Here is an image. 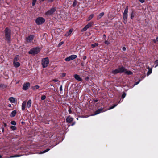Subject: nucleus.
Wrapping results in <instances>:
<instances>
[{
	"label": "nucleus",
	"instance_id": "obj_57",
	"mask_svg": "<svg viewBox=\"0 0 158 158\" xmlns=\"http://www.w3.org/2000/svg\"><path fill=\"white\" fill-rule=\"evenodd\" d=\"M2 157V156L1 155H0V158H1Z\"/></svg>",
	"mask_w": 158,
	"mask_h": 158
},
{
	"label": "nucleus",
	"instance_id": "obj_26",
	"mask_svg": "<svg viewBox=\"0 0 158 158\" xmlns=\"http://www.w3.org/2000/svg\"><path fill=\"white\" fill-rule=\"evenodd\" d=\"M22 156V155H15L14 156H11L10 157V158H14V157H19L21 156Z\"/></svg>",
	"mask_w": 158,
	"mask_h": 158
},
{
	"label": "nucleus",
	"instance_id": "obj_53",
	"mask_svg": "<svg viewBox=\"0 0 158 158\" xmlns=\"http://www.w3.org/2000/svg\"><path fill=\"white\" fill-rule=\"evenodd\" d=\"M8 106H9V107H11V104H9L8 105Z\"/></svg>",
	"mask_w": 158,
	"mask_h": 158
},
{
	"label": "nucleus",
	"instance_id": "obj_10",
	"mask_svg": "<svg viewBox=\"0 0 158 158\" xmlns=\"http://www.w3.org/2000/svg\"><path fill=\"white\" fill-rule=\"evenodd\" d=\"M34 36L33 35H32L27 37L26 38V40L27 42H30L33 40Z\"/></svg>",
	"mask_w": 158,
	"mask_h": 158
},
{
	"label": "nucleus",
	"instance_id": "obj_37",
	"mask_svg": "<svg viewBox=\"0 0 158 158\" xmlns=\"http://www.w3.org/2000/svg\"><path fill=\"white\" fill-rule=\"evenodd\" d=\"M152 69H151L150 70H149V71H148L147 73V75H149V74L151 73H152Z\"/></svg>",
	"mask_w": 158,
	"mask_h": 158
},
{
	"label": "nucleus",
	"instance_id": "obj_2",
	"mask_svg": "<svg viewBox=\"0 0 158 158\" xmlns=\"http://www.w3.org/2000/svg\"><path fill=\"white\" fill-rule=\"evenodd\" d=\"M5 35L6 39L8 41H10L11 35V30L7 27H6L5 30Z\"/></svg>",
	"mask_w": 158,
	"mask_h": 158
},
{
	"label": "nucleus",
	"instance_id": "obj_54",
	"mask_svg": "<svg viewBox=\"0 0 158 158\" xmlns=\"http://www.w3.org/2000/svg\"><path fill=\"white\" fill-rule=\"evenodd\" d=\"M156 41L158 42V37H156Z\"/></svg>",
	"mask_w": 158,
	"mask_h": 158
},
{
	"label": "nucleus",
	"instance_id": "obj_61",
	"mask_svg": "<svg viewBox=\"0 0 158 158\" xmlns=\"http://www.w3.org/2000/svg\"><path fill=\"white\" fill-rule=\"evenodd\" d=\"M105 35H104V36H105Z\"/></svg>",
	"mask_w": 158,
	"mask_h": 158
},
{
	"label": "nucleus",
	"instance_id": "obj_38",
	"mask_svg": "<svg viewBox=\"0 0 158 158\" xmlns=\"http://www.w3.org/2000/svg\"><path fill=\"white\" fill-rule=\"evenodd\" d=\"M126 96V94L125 93H124L123 94L122 96V98H123L125 97Z\"/></svg>",
	"mask_w": 158,
	"mask_h": 158
},
{
	"label": "nucleus",
	"instance_id": "obj_41",
	"mask_svg": "<svg viewBox=\"0 0 158 158\" xmlns=\"http://www.w3.org/2000/svg\"><path fill=\"white\" fill-rule=\"evenodd\" d=\"M140 81V80H139L138 81L135 82L134 83V86L137 85L139 83Z\"/></svg>",
	"mask_w": 158,
	"mask_h": 158
},
{
	"label": "nucleus",
	"instance_id": "obj_11",
	"mask_svg": "<svg viewBox=\"0 0 158 158\" xmlns=\"http://www.w3.org/2000/svg\"><path fill=\"white\" fill-rule=\"evenodd\" d=\"M73 120V118L70 115L68 116L66 119V122L69 123L71 122Z\"/></svg>",
	"mask_w": 158,
	"mask_h": 158
},
{
	"label": "nucleus",
	"instance_id": "obj_3",
	"mask_svg": "<svg viewBox=\"0 0 158 158\" xmlns=\"http://www.w3.org/2000/svg\"><path fill=\"white\" fill-rule=\"evenodd\" d=\"M49 63V60L48 57L43 58L41 60V64L43 68L47 67Z\"/></svg>",
	"mask_w": 158,
	"mask_h": 158
},
{
	"label": "nucleus",
	"instance_id": "obj_50",
	"mask_svg": "<svg viewBox=\"0 0 158 158\" xmlns=\"http://www.w3.org/2000/svg\"><path fill=\"white\" fill-rule=\"evenodd\" d=\"M62 77H64L66 75V73H63L62 74Z\"/></svg>",
	"mask_w": 158,
	"mask_h": 158
},
{
	"label": "nucleus",
	"instance_id": "obj_55",
	"mask_svg": "<svg viewBox=\"0 0 158 158\" xmlns=\"http://www.w3.org/2000/svg\"><path fill=\"white\" fill-rule=\"evenodd\" d=\"M156 40H153V42H154L155 43L156 42Z\"/></svg>",
	"mask_w": 158,
	"mask_h": 158
},
{
	"label": "nucleus",
	"instance_id": "obj_59",
	"mask_svg": "<svg viewBox=\"0 0 158 158\" xmlns=\"http://www.w3.org/2000/svg\"><path fill=\"white\" fill-rule=\"evenodd\" d=\"M143 77V78H142V79H143L144 77Z\"/></svg>",
	"mask_w": 158,
	"mask_h": 158
},
{
	"label": "nucleus",
	"instance_id": "obj_36",
	"mask_svg": "<svg viewBox=\"0 0 158 158\" xmlns=\"http://www.w3.org/2000/svg\"><path fill=\"white\" fill-rule=\"evenodd\" d=\"M154 63L155 64H156L155 67L156 68L158 66V60L156 61Z\"/></svg>",
	"mask_w": 158,
	"mask_h": 158
},
{
	"label": "nucleus",
	"instance_id": "obj_52",
	"mask_svg": "<svg viewBox=\"0 0 158 158\" xmlns=\"http://www.w3.org/2000/svg\"><path fill=\"white\" fill-rule=\"evenodd\" d=\"M75 124V122H73L71 124L72 126H73Z\"/></svg>",
	"mask_w": 158,
	"mask_h": 158
},
{
	"label": "nucleus",
	"instance_id": "obj_40",
	"mask_svg": "<svg viewBox=\"0 0 158 158\" xmlns=\"http://www.w3.org/2000/svg\"><path fill=\"white\" fill-rule=\"evenodd\" d=\"M46 98V96L44 95L42 96L41 98V100H44Z\"/></svg>",
	"mask_w": 158,
	"mask_h": 158
},
{
	"label": "nucleus",
	"instance_id": "obj_43",
	"mask_svg": "<svg viewBox=\"0 0 158 158\" xmlns=\"http://www.w3.org/2000/svg\"><path fill=\"white\" fill-rule=\"evenodd\" d=\"M52 81L54 82H57L58 81V79H54L52 80Z\"/></svg>",
	"mask_w": 158,
	"mask_h": 158
},
{
	"label": "nucleus",
	"instance_id": "obj_15",
	"mask_svg": "<svg viewBox=\"0 0 158 158\" xmlns=\"http://www.w3.org/2000/svg\"><path fill=\"white\" fill-rule=\"evenodd\" d=\"M13 65L15 67L17 68L20 66V63L16 61H13Z\"/></svg>",
	"mask_w": 158,
	"mask_h": 158
},
{
	"label": "nucleus",
	"instance_id": "obj_16",
	"mask_svg": "<svg viewBox=\"0 0 158 158\" xmlns=\"http://www.w3.org/2000/svg\"><path fill=\"white\" fill-rule=\"evenodd\" d=\"M73 31V29H70L69 30V31H68L65 34V36H69L71 34V33H72V32Z\"/></svg>",
	"mask_w": 158,
	"mask_h": 158
},
{
	"label": "nucleus",
	"instance_id": "obj_5",
	"mask_svg": "<svg viewBox=\"0 0 158 158\" xmlns=\"http://www.w3.org/2000/svg\"><path fill=\"white\" fill-rule=\"evenodd\" d=\"M40 51L38 48H35L31 49L29 52V54H37Z\"/></svg>",
	"mask_w": 158,
	"mask_h": 158
},
{
	"label": "nucleus",
	"instance_id": "obj_1",
	"mask_svg": "<svg viewBox=\"0 0 158 158\" xmlns=\"http://www.w3.org/2000/svg\"><path fill=\"white\" fill-rule=\"evenodd\" d=\"M117 105V104H114L113 106L110 107L109 110H110L114 108ZM108 110V109L106 110H104L102 108H101L99 109H98L97 110H96L94 114L91 115V116H94L96 115H97L101 112H104L107 110Z\"/></svg>",
	"mask_w": 158,
	"mask_h": 158
},
{
	"label": "nucleus",
	"instance_id": "obj_39",
	"mask_svg": "<svg viewBox=\"0 0 158 158\" xmlns=\"http://www.w3.org/2000/svg\"><path fill=\"white\" fill-rule=\"evenodd\" d=\"M64 43V42L63 41L61 42H60L58 44V47H60Z\"/></svg>",
	"mask_w": 158,
	"mask_h": 158
},
{
	"label": "nucleus",
	"instance_id": "obj_49",
	"mask_svg": "<svg viewBox=\"0 0 158 158\" xmlns=\"http://www.w3.org/2000/svg\"><path fill=\"white\" fill-rule=\"evenodd\" d=\"M86 59V56H84L83 58V60H85Z\"/></svg>",
	"mask_w": 158,
	"mask_h": 158
},
{
	"label": "nucleus",
	"instance_id": "obj_6",
	"mask_svg": "<svg viewBox=\"0 0 158 158\" xmlns=\"http://www.w3.org/2000/svg\"><path fill=\"white\" fill-rule=\"evenodd\" d=\"M56 8L55 7H52L47 11L45 14L47 15H52L56 11Z\"/></svg>",
	"mask_w": 158,
	"mask_h": 158
},
{
	"label": "nucleus",
	"instance_id": "obj_14",
	"mask_svg": "<svg viewBox=\"0 0 158 158\" xmlns=\"http://www.w3.org/2000/svg\"><path fill=\"white\" fill-rule=\"evenodd\" d=\"M74 76L76 80L78 81H81L82 79L80 78V77L77 74H75L74 75Z\"/></svg>",
	"mask_w": 158,
	"mask_h": 158
},
{
	"label": "nucleus",
	"instance_id": "obj_20",
	"mask_svg": "<svg viewBox=\"0 0 158 158\" xmlns=\"http://www.w3.org/2000/svg\"><path fill=\"white\" fill-rule=\"evenodd\" d=\"M16 114V110H14L11 113L10 116L11 117H14Z\"/></svg>",
	"mask_w": 158,
	"mask_h": 158
},
{
	"label": "nucleus",
	"instance_id": "obj_8",
	"mask_svg": "<svg viewBox=\"0 0 158 158\" xmlns=\"http://www.w3.org/2000/svg\"><path fill=\"white\" fill-rule=\"evenodd\" d=\"M94 24V23L93 22H90L88 23L87 25L85 26V27L83 28L82 30V31H85L91 27Z\"/></svg>",
	"mask_w": 158,
	"mask_h": 158
},
{
	"label": "nucleus",
	"instance_id": "obj_44",
	"mask_svg": "<svg viewBox=\"0 0 158 158\" xmlns=\"http://www.w3.org/2000/svg\"><path fill=\"white\" fill-rule=\"evenodd\" d=\"M68 112L69 114L72 113V111H71V109L70 108H69V110H68Z\"/></svg>",
	"mask_w": 158,
	"mask_h": 158
},
{
	"label": "nucleus",
	"instance_id": "obj_51",
	"mask_svg": "<svg viewBox=\"0 0 158 158\" xmlns=\"http://www.w3.org/2000/svg\"><path fill=\"white\" fill-rule=\"evenodd\" d=\"M98 101V100H94L93 101L94 102H97Z\"/></svg>",
	"mask_w": 158,
	"mask_h": 158
},
{
	"label": "nucleus",
	"instance_id": "obj_33",
	"mask_svg": "<svg viewBox=\"0 0 158 158\" xmlns=\"http://www.w3.org/2000/svg\"><path fill=\"white\" fill-rule=\"evenodd\" d=\"M10 128L13 130H15L16 129V127L15 126H11L10 127Z\"/></svg>",
	"mask_w": 158,
	"mask_h": 158
},
{
	"label": "nucleus",
	"instance_id": "obj_31",
	"mask_svg": "<svg viewBox=\"0 0 158 158\" xmlns=\"http://www.w3.org/2000/svg\"><path fill=\"white\" fill-rule=\"evenodd\" d=\"M39 88V86L38 85H35L34 87H33L32 89H37Z\"/></svg>",
	"mask_w": 158,
	"mask_h": 158
},
{
	"label": "nucleus",
	"instance_id": "obj_21",
	"mask_svg": "<svg viewBox=\"0 0 158 158\" xmlns=\"http://www.w3.org/2000/svg\"><path fill=\"white\" fill-rule=\"evenodd\" d=\"M9 100L11 103H15V99L13 97H10L9 98Z\"/></svg>",
	"mask_w": 158,
	"mask_h": 158
},
{
	"label": "nucleus",
	"instance_id": "obj_12",
	"mask_svg": "<svg viewBox=\"0 0 158 158\" xmlns=\"http://www.w3.org/2000/svg\"><path fill=\"white\" fill-rule=\"evenodd\" d=\"M26 101H24L22 103L21 109L23 111L24 110L25 108L26 104Z\"/></svg>",
	"mask_w": 158,
	"mask_h": 158
},
{
	"label": "nucleus",
	"instance_id": "obj_63",
	"mask_svg": "<svg viewBox=\"0 0 158 158\" xmlns=\"http://www.w3.org/2000/svg\"><path fill=\"white\" fill-rule=\"evenodd\" d=\"M87 79H88V77H87Z\"/></svg>",
	"mask_w": 158,
	"mask_h": 158
},
{
	"label": "nucleus",
	"instance_id": "obj_7",
	"mask_svg": "<svg viewBox=\"0 0 158 158\" xmlns=\"http://www.w3.org/2000/svg\"><path fill=\"white\" fill-rule=\"evenodd\" d=\"M128 6H127L126 8L124 13H123V18L124 21H126L127 19V13H128Z\"/></svg>",
	"mask_w": 158,
	"mask_h": 158
},
{
	"label": "nucleus",
	"instance_id": "obj_18",
	"mask_svg": "<svg viewBox=\"0 0 158 158\" xmlns=\"http://www.w3.org/2000/svg\"><path fill=\"white\" fill-rule=\"evenodd\" d=\"M112 73L113 74H116L118 73H120V71H119V70L118 68L117 69L114 70H113L112 71Z\"/></svg>",
	"mask_w": 158,
	"mask_h": 158
},
{
	"label": "nucleus",
	"instance_id": "obj_28",
	"mask_svg": "<svg viewBox=\"0 0 158 158\" xmlns=\"http://www.w3.org/2000/svg\"><path fill=\"white\" fill-rule=\"evenodd\" d=\"M77 3V1L76 0H74V2L73 4V6L75 7L76 6Z\"/></svg>",
	"mask_w": 158,
	"mask_h": 158
},
{
	"label": "nucleus",
	"instance_id": "obj_23",
	"mask_svg": "<svg viewBox=\"0 0 158 158\" xmlns=\"http://www.w3.org/2000/svg\"><path fill=\"white\" fill-rule=\"evenodd\" d=\"M71 59L72 60H74L77 57V56L76 55H72L70 56Z\"/></svg>",
	"mask_w": 158,
	"mask_h": 158
},
{
	"label": "nucleus",
	"instance_id": "obj_19",
	"mask_svg": "<svg viewBox=\"0 0 158 158\" xmlns=\"http://www.w3.org/2000/svg\"><path fill=\"white\" fill-rule=\"evenodd\" d=\"M124 72L125 74H127L128 75H132L133 74V73L132 72L129 70H127L126 69Z\"/></svg>",
	"mask_w": 158,
	"mask_h": 158
},
{
	"label": "nucleus",
	"instance_id": "obj_30",
	"mask_svg": "<svg viewBox=\"0 0 158 158\" xmlns=\"http://www.w3.org/2000/svg\"><path fill=\"white\" fill-rule=\"evenodd\" d=\"M6 87V86L3 84H0V88H4Z\"/></svg>",
	"mask_w": 158,
	"mask_h": 158
},
{
	"label": "nucleus",
	"instance_id": "obj_62",
	"mask_svg": "<svg viewBox=\"0 0 158 158\" xmlns=\"http://www.w3.org/2000/svg\"><path fill=\"white\" fill-rule=\"evenodd\" d=\"M105 35H104V36H105Z\"/></svg>",
	"mask_w": 158,
	"mask_h": 158
},
{
	"label": "nucleus",
	"instance_id": "obj_13",
	"mask_svg": "<svg viewBox=\"0 0 158 158\" xmlns=\"http://www.w3.org/2000/svg\"><path fill=\"white\" fill-rule=\"evenodd\" d=\"M31 99L29 100L27 102V107L29 108L31 106Z\"/></svg>",
	"mask_w": 158,
	"mask_h": 158
},
{
	"label": "nucleus",
	"instance_id": "obj_32",
	"mask_svg": "<svg viewBox=\"0 0 158 158\" xmlns=\"http://www.w3.org/2000/svg\"><path fill=\"white\" fill-rule=\"evenodd\" d=\"M98 45V43H95L91 45V46L92 48L95 47L96 46H97Z\"/></svg>",
	"mask_w": 158,
	"mask_h": 158
},
{
	"label": "nucleus",
	"instance_id": "obj_29",
	"mask_svg": "<svg viewBox=\"0 0 158 158\" xmlns=\"http://www.w3.org/2000/svg\"><path fill=\"white\" fill-rule=\"evenodd\" d=\"M65 60L66 61H69L70 60H72L70 58V56H69V57H67L65 59Z\"/></svg>",
	"mask_w": 158,
	"mask_h": 158
},
{
	"label": "nucleus",
	"instance_id": "obj_25",
	"mask_svg": "<svg viewBox=\"0 0 158 158\" xmlns=\"http://www.w3.org/2000/svg\"><path fill=\"white\" fill-rule=\"evenodd\" d=\"M19 58V56L18 55H16L13 61H17Z\"/></svg>",
	"mask_w": 158,
	"mask_h": 158
},
{
	"label": "nucleus",
	"instance_id": "obj_4",
	"mask_svg": "<svg viewBox=\"0 0 158 158\" xmlns=\"http://www.w3.org/2000/svg\"><path fill=\"white\" fill-rule=\"evenodd\" d=\"M45 19L42 17H40L37 18L35 20V22L37 25H41L44 23Z\"/></svg>",
	"mask_w": 158,
	"mask_h": 158
},
{
	"label": "nucleus",
	"instance_id": "obj_48",
	"mask_svg": "<svg viewBox=\"0 0 158 158\" xmlns=\"http://www.w3.org/2000/svg\"><path fill=\"white\" fill-rule=\"evenodd\" d=\"M48 2H53L54 0H47Z\"/></svg>",
	"mask_w": 158,
	"mask_h": 158
},
{
	"label": "nucleus",
	"instance_id": "obj_56",
	"mask_svg": "<svg viewBox=\"0 0 158 158\" xmlns=\"http://www.w3.org/2000/svg\"><path fill=\"white\" fill-rule=\"evenodd\" d=\"M105 44H107L108 42H107V41H105Z\"/></svg>",
	"mask_w": 158,
	"mask_h": 158
},
{
	"label": "nucleus",
	"instance_id": "obj_27",
	"mask_svg": "<svg viewBox=\"0 0 158 158\" xmlns=\"http://www.w3.org/2000/svg\"><path fill=\"white\" fill-rule=\"evenodd\" d=\"M104 15V12L101 13L98 16V17L99 18H101Z\"/></svg>",
	"mask_w": 158,
	"mask_h": 158
},
{
	"label": "nucleus",
	"instance_id": "obj_47",
	"mask_svg": "<svg viewBox=\"0 0 158 158\" xmlns=\"http://www.w3.org/2000/svg\"><path fill=\"white\" fill-rule=\"evenodd\" d=\"M60 91H62V86H61L60 88Z\"/></svg>",
	"mask_w": 158,
	"mask_h": 158
},
{
	"label": "nucleus",
	"instance_id": "obj_34",
	"mask_svg": "<svg viewBox=\"0 0 158 158\" xmlns=\"http://www.w3.org/2000/svg\"><path fill=\"white\" fill-rule=\"evenodd\" d=\"M11 124L12 125H15L16 124V122H15V121H12L11 122Z\"/></svg>",
	"mask_w": 158,
	"mask_h": 158
},
{
	"label": "nucleus",
	"instance_id": "obj_22",
	"mask_svg": "<svg viewBox=\"0 0 158 158\" xmlns=\"http://www.w3.org/2000/svg\"><path fill=\"white\" fill-rule=\"evenodd\" d=\"M50 150V149L49 148H48L43 151L41 152H39L38 153L39 154H41L44 153H45L48 152Z\"/></svg>",
	"mask_w": 158,
	"mask_h": 158
},
{
	"label": "nucleus",
	"instance_id": "obj_60",
	"mask_svg": "<svg viewBox=\"0 0 158 158\" xmlns=\"http://www.w3.org/2000/svg\"><path fill=\"white\" fill-rule=\"evenodd\" d=\"M4 125H5V126H6V124H4Z\"/></svg>",
	"mask_w": 158,
	"mask_h": 158
},
{
	"label": "nucleus",
	"instance_id": "obj_45",
	"mask_svg": "<svg viewBox=\"0 0 158 158\" xmlns=\"http://www.w3.org/2000/svg\"><path fill=\"white\" fill-rule=\"evenodd\" d=\"M139 1L142 3H143L144 2L145 0H139Z\"/></svg>",
	"mask_w": 158,
	"mask_h": 158
},
{
	"label": "nucleus",
	"instance_id": "obj_24",
	"mask_svg": "<svg viewBox=\"0 0 158 158\" xmlns=\"http://www.w3.org/2000/svg\"><path fill=\"white\" fill-rule=\"evenodd\" d=\"M94 17V14H91L87 19V21H90Z\"/></svg>",
	"mask_w": 158,
	"mask_h": 158
},
{
	"label": "nucleus",
	"instance_id": "obj_17",
	"mask_svg": "<svg viewBox=\"0 0 158 158\" xmlns=\"http://www.w3.org/2000/svg\"><path fill=\"white\" fill-rule=\"evenodd\" d=\"M118 69L119 70V71L120 73L124 72L125 70H126V69L123 66L118 68Z\"/></svg>",
	"mask_w": 158,
	"mask_h": 158
},
{
	"label": "nucleus",
	"instance_id": "obj_58",
	"mask_svg": "<svg viewBox=\"0 0 158 158\" xmlns=\"http://www.w3.org/2000/svg\"><path fill=\"white\" fill-rule=\"evenodd\" d=\"M51 85V86H52L53 87H54V86L53 85Z\"/></svg>",
	"mask_w": 158,
	"mask_h": 158
},
{
	"label": "nucleus",
	"instance_id": "obj_42",
	"mask_svg": "<svg viewBox=\"0 0 158 158\" xmlns=\"http://www.w3.org/2000/svg\"><path fill=\"white\" fill-rule=\"evenodd\" d=\"M134 17V13L132 12L131 14V18L132 19Z\"/></svg>",
	"mask_w": 158,
	"mask_h": 158
},
{
	"label": "nucleus",
	"instance_id": "obj_35",
	"mask_svg": "<svg viewBox=\"0 0 158 158\" xmlns=\"http://www.w3.org/2000/svg\"><path fill=\"white\" fill-rule=\"evenodd\" d=\"M36 1L37 0H33L32 5L33 6L35 5Z\"/></svg>",
	"mask_w": 158,
	"mask_h": 158
},
{
	"label": "nucleus",
	"instance_id": "obj_9",
	"mask_svg": "<svg viewBox=\"0 0 158 158\" xmlns=\"http://www.w3.org/2000/svg\"><path fill=\"white\" fill-rule=\"evenodd\" d=\"M30 86V83L28 82L24 84L23 88V89L24 90H27L28 89Z\"/></svg>",
	"mask_w": 158,
	"mask_h": 158
},
{
	"label": "nucleus",
	"instance_id": "obj_46",
	"mask_svg": "<svg viewBox=\"0 0 158 158\" xmlns=\"http://www.w3.org/2000/svg\"><path fill=\"white\" fill-rule=\"evenodd\" d=\"M122 50L123 51H125L126 50V48L125 47H123L122 48Z\"/></svg>",
	"mask_w": 158,
	"mask_h": 158
}]
</instances>
